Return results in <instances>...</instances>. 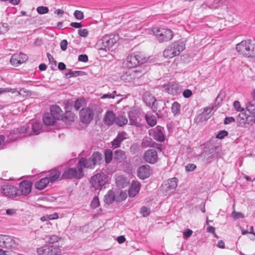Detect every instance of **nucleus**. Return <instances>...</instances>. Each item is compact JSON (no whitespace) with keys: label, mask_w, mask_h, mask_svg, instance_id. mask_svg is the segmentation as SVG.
<instances>
[{"label":"nucleus","mask_w":255,"mask_h":255,"mask_svg":"<svg viewBox=\"0 0 255 255\" xmlns=\"http://www.w3.org/2000/svg\"><path fill=\"white\" fill-rule=\"evenodd\" d=\"M240 55L247 58L255 57V43L251 40H243L236 45Z\"/></svg>","instance_id":"nucleus-1"},{"label":"nucleus","mask_w":255,"mask_h":255,"mask_svg":"<svg viewBox=\"0 0 255 255\" xmlns=\"http://www.w3.org/2000/svg\"><path fill=\"white\" fill-rule=\"evenodd\" d=\"M119 40V36L117 34H110L103 36L100 40H98L96 46L99 50L105 51L110 49L117 43Z\"/></svg>","instance_id":"nucleus-2"},{"label":"nucleus","mask_w":255,"mask_h":255,"mask_svg":"<svg viewBox=\"0 0 255 255\" xmlns=\"http://www.w3.org/2000/svg\"><path fill=\"white\" fill-rule=\"evenodd\" d=\"M185 48V44L183 42L179 41L175 42L168 45L164 50L163 56L165 58H172L180 54Z\"/></svg>","instance_id":"nucleus-3"},{"label":"nucleus","mask_w":255,"mask_h":255,"mask_svg":"<svg viewBox=\"0 0 255 255\" xmlns=\"http://www.w3.org/2000/svg\"><path fill=\"white\" fill-rule=\"evenodd\" d=\"M146 59L142 58V55L140 52H135L127 57L126 60L124 62V65L128 68H132L144 63Z\"/></svg>","instance_id":"nucleus-4"},{"label":"nucleus","mask_w":255,"mask_h":255,"mask_svg":"<svg viewBox=\"0 0 255 255\" xmlns=\"http://www.w3.org/2000/svg\"><path fill=\"white\" fill-rule=\"evenodd\" d=\"M152 32L159 42L168 41L173 37L172 31L169 29L155 27L152 28Z\"/></svg>","instance_id":"nucleus-5"},{"label":"nucleus","mask_w":255,"mask_h":255,"mask_svg":"<svg viewBox=\"0 0 255 255\" xmlns=\"http://www.w3.org/2000/svg\"><path fill=\"white\" fill-rule=\"evenodd\" d=\"M78 169L76 168L65 167L63 168V179H81L84 176L83 171L77 166Z\"/></svg>","instance_id":"nucleus-6"},{"label":"nucleus","mask_w":255,"mask_h":255,"mask_svg":"<svg viewBox=\"0 0 255 255\" xmlns=\"http://www.w3.org/2000/svg\"><path fill=\"white\" fill-rule=\"evenodd\" d=\"M143 100L146 105L150 107L154 112L157 111L158 105L162 104L165 106V103L163 102L157 103L156 99L148 92H146L143 95Z\"/></svg>","instance_id":"nucleus-7"},{"label":"nucleus","mask_w":255,"mask_h":255,"mask_svg":"<svg viewBox=\"0 0 255 255\" xmlns=\"http://www.w3.org/2000/svg\"><path fill=\"white\" fill-rule=\"evenodd\" d=\"M238 126L241 127H247L255 123V119L248 115L245 111L241 112L237 118Z\"/></svg>","instance_id":"nucleus-8"},{"label":"nucleus","mask_w":255,"mask_h":255,"mask_svg":"<svg viewBox=\"0 0 255 255\" xmlns=\"http://www.w3.org/2000/svg\"><path fill=\"white\" fill-rule=\"evenodd\" d=\"M107 181V176L104 173H97L92 177L91 183L96 190H101Z\"/></svg>","instance_id":"nucleus-9"},{"label":"nucleus","mask_w":255,"mask_h":255,"mask_svg":"<svg viewBox=\"0 0 255 255\" xmlns=\"http://www.w3.org/2000/svg\"><path fill=\"white\" fill-rule=\"evenodd\" d=\"M0 192L3 195L9 197H18L17 187L12 183H6L2 185Z\"/></svg>","instance_id":"nucleus-10"},{"label":"nucleus","mask_w":255,"mask_h":255,"mask_svg":"<svg viewBox=\"0 0 255 255\" xmlns=\"http://www.w3.org/2000/svg\"><path fill=\"white\" fill-rule=\"evenodd\" d=\"M62 170L63 166H60L48 171L46 176L49 183H53L62 180L63 179L62 175H61Z\"/></svg>","instance_id":"nucleus-11"},{"label":"nucleus","mask_w":255,"mask_h":255,"mask_svg":"<svg viewBox=\"0 0 255 255\" xmlns=\"http://www.w3.org/2000/svg\"><path fill=\"white\" fill-rule=\"evenodd\" d=\"M164 128L161 126H157L154 128L149 130V135L158 142H162L165 140V135L164 133Z\"/></svg>","instance_id":"nucleus-12"},{"label":"nucleus","mask_w":255,"mask_h":255,"mask_svg":"<svg viewBox=\"0 0 255 255\" xmlns=\"http://www.w3.org/2000/svg\"><path fill=\"white\" fill-rule=\"evenodd\" d=\"M32 183L29 180H23L19 184V188L17 187L18 196H26L31 191Z\"/></svg>","instance_id":"nucleus-13"},{"label":"nucleus","mask_w":255,"mask_h":255,"mask_svg":"<svg viewBox=\"0 0 255 255\" xmlns=\"http://www.w3.org/2000/svg\"><path fill=\"white\" fill-rule=\"evenodd\" d=\"M163 91L172 95H177L181 92V86L175 82H169L163 87Z\"/></svg>","instance_id":"nucleus-14"},{"label":"nucleus","mask_w":255,"mask_h":255,"mask_svg":"<svg viewBox=\"0 0 255 255\" xmlns=\"http://www.w3.org/2000/svg\"><path fill=\"white\" fill-rule=\"evenodd\" d=\"M143 159L150 164H154L158 161V157L157 151L153 149H148L143 154Z\"/></svg>","instance_id":"nucleus-15"},{"label":"nucleus","mask_w":255,"mask_h":255,"mask_svg":"<svg viewBox=\"0 0 255 255\" xmlns=\"http://www.w3.org/2000/svg\"><path fill=\"white\" fill-rule=\"evenodd\" d=\"M178 181L175 177L168 179L162 185L163 189L168 194L173 193L177 186Z\"/></svg>","instance_id":"nucleus-16"},{"label":"nucleus","mask_w":255,"mask_h":255,"mask_svg":"<svg viewBox=\"0 0 255 255\" xmlns=\"http://www.w3.org/2000/svg\"><path fill=\"white\" fill-rule=\"evenodd\" d=\"M80 119L83 123L87 124L90 123L93 118V111L90 108L83 109L80 113Z\"/></svg>","instance_id":"nucleus-17"},{"label":"nucleus","mask_w":255,"mask_h":255,"mask_svg":"<svg viewBox=\"0 0 255 255\" xmlns=\"http://www.w3.org/2000/svg\"><path fill=\"white\" fill-rule=\"evenodd\" d=\"M28 59L27 55L24 53L14 54L10 59L11 64L14 66H18L25 62Z\"/></svg>","instance_id":"nucleus-18"},{"label":"nucleus","mask_w":255,"mask_h":255,"mask_svg":"<svg viewBox=\"0 0 255 255\" xmlns=\"http://www.w3.org/2000/svg\"><path fill=\"white\" fill-rule=\"evenodd\" d=\"M151 173L150 166L148 165L141 166L137 170L138 177L142 179L148 178Z\"/></svg>","instance_id":"nucleus-19"},{"label":"nucleus","mask_w":255,"mask_h":255,"mask_svg":"<svg viewBox=\"0 0 255 255\" xmlns=\"http://www.w3.org/2000/svg\"><path fill=\"white\" fill-rule=\"evenodd\" d=\"M78 167L80 169L83 171V168H93L95 166L94 162L91 160V158H81L79 159L78 164Z\"/></svg>","instance_id":"nucleus-20"},{"label":"nucleus","mask_w":255,"mask_h":255,"mask_svg":"<svg viewBox=\"0 0 255 255\" xmlns=\"http://www.w3.org/2000/svg\"><path fill=\"white\" fill-rule=\"evenodd\" d=\"M141 185L137 181H132L128 190V195L130 197H134L139 192Z\"/></svg>","instance_id":"nucleus-21"},{"label":"nucleus","mask_w":255,"mask_h":255,"mask_svg":"<svg viewBox=\"0 0 255 255\" xmlns=\"http://www.w3.org/2000/svg\"><path fill=\"white\" fill-rule=\"evenodd\" d=\"M116 116L115 114L111 111L106 112L103 121L106 125L111 126L115 123Z\"/></svg>","instance_id":"nucleus-22"},{"label":"nucleus","mask_w":255,"mask_h":255,"mask_svg":"<svg viewBox=\"0 0 255 255\" xmlns=\"http://www.w3.org/2000/svg\"><path fill=\"white\" fill-rule=\"evenodd\" d=\"M50 114H51L57 120L63 118V111L60 107L57 105H52L50 107Z\"/></svg>","instance_id":"nucleus-23"},{"label":"nucleus","mask_w":255,"mask_h":255,"mask_svg":"<svg viewBox=\"0 0 255 255\" xmlns=\"http://www.w3.org/2000/svg\"><path fill=\"white\" fill-rule=\"evenodd\" d=\"M56 119L50 113H47L43 116V121L47 126H53L56 122Z\"/></svg>","instance_id":"nucleus-24"},{"label":"nucleus","mask_w":255,"mask_h":255,"mask_svg":"<svg viewBox=\"0 0 255 255\" xmlns=\"http://www.w3.org/2000/svg\"><path fill=\"white\" fill-rule=\"evenodd\" d=\"M116 180L117 185L121 188L125 187L128 183V179L123 175L118 176Z\"/></svg>","instance_id":"nucleus-25"},{"label":"nucleus","mask_w":255,"mask_h":255,"mask_svg":"<svg viewBox=\"0 0 255 255\" xmlns=\"http://www.w3.org/2000/svg\"><path fill=\"white\" fill-rule=\"evenodd\" d=\"M49 183V180L46 176H45L35 182V187L38 190H42L44 189Z\"/></svg>","instance_id":"nucleus-26"},{"label":"nucleus","mask_w":255,"mask_h":255,"mask_svg":"<svg viewBox=\"0 0 255 255\" xmlns=\"http://www.w3.org/2000/svg\"><path fill=\"white\" fill-rule=\"evenodd\" d=\"M252 97L253 99L249 103L247 108L250 116L255 119V98Z\"/></svg>","instance_id":"nucleus-27"},{"label":"nucleus","mask_w":255,"mask_h":255,"mask_svg":"<svg viewBox=\"0 0 255 255\" xmlns=\"http://www.w3.org/2000/svg\"><path fill=\"white\" fill-rule=\"evenodd\" d=\"M126 158L125 152L122 150H117L115 151L114 158L119 162L124 161Z\"/></svg>","instance_id":"nucleus-28"},{"label":"nucleus","mask_w":255,"mask_h":255,"mask_svg":"<svg viewBox=\"0 0 255 255\" xmlns=\"http://www.w3.org/2000/svg\"><path fill=\"white\" fill-rule=\"evenodd\" d=\"M128 119L122 115L116 117L115 123L119 127H123L128 123Z\"/></svg>","instance_id":"nucleus-29"},{"label":"nucleus","mask_w":255,"mask_h":255,"mask_svg":"<svg viewBox=\"0 0 255 255\" xmlns=\"http://www.w3.org/2000/svg\"><path fill=\"white\" fill-rule=\"evenodd\" d=\"M115 199V194L113 191L110 190L105 195L104 197V201L107 204L112 203Z\"/></svg>","instance_id":"nucleus-30"},{"label":"nucleus","mask_w":255,"mask_h":255,"mask_svg":"<svg viewBox=\"0 0 255 255\" xmlns=\"http://www.w3.org/2000/svg\"><path fill=\"white\" fill-rule=\"evenodd\" d=\"M145 119L147 124L151 127L154 126L157 123L155 116L150 114H147L145 115Z\"/></svg>","instance_id":"nucleus-31"},{"label":"nucleus","mask_w":255,"mask_h":255,"mask_svg":"<svg viewBox=\"0 0 255 255\" xmlns=\"http://www.w3.org/2000/svg\"><path fill=\"white\" fill-rule=\"evenodd\" d=\"M134 73L130 74V71L129 70L123 74L121 79L126 82H133L134 81L132 77H134Z\"/></svg>","instance_id":"nucleus-32"},{"label":"nucleus","mask_w":255,"mask_h":255,"mask_svg":"<svg viewBox=\"0 0 255 255\" xmlns=\"http://www.w3.org/2000/svg\"><path fill=\"white\" fill-rule=\"evenodd\" d=\"M61 238L56 235H50L46 237V242L50 244H53L60 241Z\"/></svg>","instance_id":"nucleus-33"},{"label":"nucleus","mask_w":255,"mask_h":255,"mask_svg":"<svg viewBox=\"0 0 255 255\" xmlns=\"http://www.w3.org/2000/svg\"><path fill=\"white\" fill-rule=\"evenodd\" d=\"M2 246L3 247H8L11 246L13 244V239L11 237L3 235Z\"/></svg>","instance_id":"nucleus-34"},{"label":"nucleus","mask_w":255,"mask_h":255,"mask_svg":"<svg viewBox=\"0 0 255 255\" xmlns=\"http://www.w3.org/2000/svg\"><path fill=\"white\" fill-rule=\"evenodd\" d=\"M212 107H206L204 109L203 112L201 115V119L207 120L210 118V114L212 111Z\"/></svg>","instance_id":"nucleus-35"},{"label":"nucleus","mask_w":255,"mask_h":255,"mask_svg":"<svg viewBox=\"0 0 255 255\" xmlns=\"http://www.w3.org/2000/svg\"><path fill=\"white\" fill-rule=\"evenodd\" d=\"M33 134H38L42 129V124L40 122H35L32 125Z\"/></svg>","instance_id":"nucleus-36"},{"label":"nucleus","mask_w":255,"mask_h":255,"mask_svg":"<svg viewBox=\"0 0 255 255\" xmlns=\"http://www.w3.org/2000/svg\"><path fill=\"white\" fill-rule=\"evenodd\" d=\"M91 160L94 162V166L98 163L102 159V155L101 153L99 152H96L93 153L91 157Z\"/></svg>","instance_id":"nucleus-37"},{"label":"nucleus","mask_w":255,"mask_h":255,"mask_svg":"<svg viewBox=\"0 0 255 255\" xmlns=\"http://www.w3.org/2000/svg\"><path fill=\"white\" fill-rule=\"evenodd\" d=\"M38 255H50L49 246H44L37 249Z\"/></svg>","instance_id":"nucleus-38"},{"label":"nucleus","mask_w":255,"mask_h":255,"mask_svg":"<svg viewBox=\"0 0 255 255\" xmlns=\"http://www.w3.org/2000/svg\"><path fill=\"white\" fill-rule=\"evenodd\" d=\"M180 105L177 102H174L172 105L171 111L174 115H178L180 113Z\"/></svg>","instance_id":"nucleus-39"},{"label":"nucleus","mask_w":255,"mask_h":255,"mask_svg":"<svg viewBox=\"0 0 255 255\" xmlns=\"http://www.w3.org/2000/svg\"><path fill=\"white\" fill-rule=\"evenodd\" d=\"M49 248L50 255H60L61 254V251L59 247L49 246Z\"/></svg>","instance_id":"nucleus-40"},{"label":"nucleus","mask_w":255,"mask_h":255,"mask_svg":"<svg viewBox=\"0 0 255 255\" xmlns=\"http://www.w3.org/2000/svg\"><path fill=\"white\" fill-rule=\"evenodd\" d=\"M58 218V214L57 213H55V214L49 215L44 216L40 218V220L42 222H45V221H46L48 220H52L56 219Z\"/></svg>","instance_id":"nucleus-41"},{"label":"nucleus","mask_w":255,"mask_h":255,"mask_svg":"<svg viewBox=\"0 0 255 255\" xmlns=\"http://www.w3.org/2000/svg\"><path fill=\"white\" fill-rule=\"evenodd\" d=\"M105 161L106 163H110L113 158V152L111 149H107L105 152Z\"/></svg>","instance_id":"nucleus-42"},{"label":"nucleus","mask_w":255,"mask_h":255,"mask_svg":"<svg viewBox=\"0 0 255 255\" xmlns=\"http://www.w3.org/2000/svg\"><path fill=\"white\" fill-rule=\"evenodd\" d=\"M130 74L134 73V77H132L133 81L135 80L136 79H138L139 78L141 77L144 74V71H141L137 70H130Z\"/></svg>","instance_id":"nucleus-43"},{"label":"nucleus","mask_w":255,"mask_h":255,"mask_svg":"<svg viewBox=\"0 0 255 255\" xmlns=\"http://www.w3.org/2000/svg\"><path fill=\"white\" fill-rule=\"evenodd\" d=\"M16 89H12L11 88H0V95L6 93H11L12 94L15 93Z\"/></svg>","instance_id":"nucleus-44"},{"label":"nucleus","mask_w":255,"mask_h":255,"mask_svg":"<svg viewBox=\"0 0 255 255\" xmlns=\"http://www.w3.org/2000/svg\"><path fill=\"white\" fill-rule=\"evenodd\" d=\"M155 143L153 142L151 138H144L142 142V145L143 146H153Z\"/></svg>","instance_id":"nucleus-45"},{"label":"nucleus","mask_w":255,"mask_h":255,"mask_svg":"<svg viewBox=\"0 0 255 255\" xmlns=\"http://www.w3.org/2000/svg\"><path fill=\"white\" fill-rule=\"evenodd\" d=\"M85 104V100L83 99L77 100L74 104V108L76 110H79Z\"/></svg>","instance_id":"nucleus-46"},{"label":"nucleus","mask_w":255,"mask_h":255,"mask_svg":"<svg viewBox=\"0 0 255 255\" xmlns=\"http://www.w3.org/2000/svg\"><path fill=\"white\" fill-rule=\"evenodd\" d=\"M16 93L18 96L25 97L29 95V91L25 88H21L19 90L16 89Z\"/></svg>","instance_id":"nucleus-47"},{"label":"nucleus","mask_w":255,"mask_h":255,"mask_svg":"<svg viewBox=\"0 0 255 255\" xmlns=\"http://www.w3.org/2000/svg\"><path fill=\"white\" fill-rule=\"evenodd\" d=\"M117 137L122 142L125 139L128 138V135L126 132L122 131L118 134Z\"/></svg>","instance_id":"nucleus-48"},{"label":"nucleus","mask_w":255,"mask_h":255,"mask_svg":"<svg viewBox=\"0 0 255 255\" xmlns=\"http://www.w3.org/2000/svg\"><path fill=\"white\" fill-rule=\"evenodd\" d=\"M37 11L39 14H43L48 13L49 9L47 7L40 6L37 8Z\"/></svg>","instance_id":"nucleus-49"},{"label":"nucleus","mask_w":255,"mask_h":255,"mask_svg":"<svg viewBox=\"0 0 255 255\" xmlns=\"http://www.w3.org/2000/svg\"><path fill=\"white\" fill-rule=\"evenodd\" d=\"M100 205V202L99 198L97 197H95L91 203V206L92 208L95 209L97 207H98Z\"/></svg>","instance_id":"nucleus-50"},{"label":"nucleus","mask_w":255,"mask_h":255,"mask_svg":"<svg viewBox=\"0 0 255 255\" xmlns=\"http://www.w3.org/2000/svg\"><path fill=\"white\" fill-rule=\"evenodd\" d=\"M232 217L234 220H237L239 218H243L244 215L241 212H238L234 210L232 213Z\"/></svg>","instance_id":"nucleus-51"},{"label":"nucleus","mask_w":255,"mask_h":255,"mask_svg":"<svg viewBox=\"0 0 255 255\" xmlns=\"http://www.w3.org/2000/svg\"><path fill=\"white\" fill-rule=\"evenodd\" d=\"M140 214L143 217L147 216L150 213V209L147 208L146 207L143 206L140 210Z\"/></svg>","instance_id":"nucleus-52"},{"label":"nucleus","mask_w":255,"mask_h":255,"mask_svg":"<svg viewBox=\"0 0 255 255\" xmlns=\"http://www.w3.org/2000/svg\"><path fill=\"white\" fill-rule=\"evenodd\" d=\"M75 17L79 20H81L84 18V13L80 10H76L74 12Z\"/></svg>","instance_id":"nucleus-53"},{"label":"nucleus","mask_w":255,"mask_h":255,"mask_svg":"<svg viewBox=\"0 0 255 255\" xmlns=\"http://www.w3.org/2000/svg\"><path fill=\"white\" fill-rule=\"evenodd\" d=\"M233 105L236 111L241 112L245 111L244 109L241 107L240 103L238 101H235L234 102Z\"/></svg>","instance_id":"nucleus-54"},{"label":"nucleus","mask_w":255,"mask_h":255,"mask_svg":"<svg viewBox=\"0 0 255 255\" xmlns=\"http://www.w3.org/2000/svg\"><path fill=\"white\" fill-rule=\"evenodd\" d=\"M116 91H113L112 93H108L104 94L101 97V99H114L115 98V95L116 94Z\"/></svg>","instance_id":"nucleus-55"},{"label":"nucleus","mask_w":255,"mask_h":255,"mask_svg":"<svg viewBox=\"0 0 255 255\" xmlns=\"http://www.w3.org/2000/svg\"><path fill=\"white\" fill-rule=\"evenodd\" d=\"M228 132L225 130H221L217 135L216 138L218 139H223L225 136H227Z\"/></svg>","instance_id":"nucleus-56"},{"label":"nucleus","mask_w":255,"mask_h":255,"mask_svg":"<svg viewBox=\"0 0 255 255\" xmlns=\"http://www.w3.org/2000/svg\"><path fill=\"white\" fill-rule=\"evenodd\" d=\"M8 24L6 23L0 24V32L1 33H5L8 31Z\"/></svg>","instance_id":"nucleus-57"},{"label":"nucleus","mask_w":255,"mask_h":255,"mask_svg":"<svg viewBox=\"0 0 255 255\" xmlns=\"http://www.w3.org/2000/svg\"><path fill=\"white\" fill-rule=\"evenodd\" d=\"M78 33L81 37H86L88 36L89 32L87 29H79Z\"/></svg>","instance_id":"nucleus-58"},{"label":"nucleus","mask_w":255,"mask_h":255,"mask_svg":"<svg viewBox=\"0 0 255 255\" xmlns=\"http://www.w3.org/2000/svg\"><path fill=\"white\" fill-rule=\"evenodd\" d=\"M122 142L116 137L112 142L113 147L118 148L120 146Z\"/></svg>","instance_id":"nucleus-59"},{"label":"nucleus","mask_w":255,"mask_h":255,"mask_svg":"<svg viewBox=\"0 0 255 255\" xmlns=\"http://www.w3.org/2000/svg\"><path fill=\"white\" fill-rule=\"evenodd\" d=\"M122 142L116 137L112 142L113 147L118 148L120 146Z\"/></svg>","instance_id":"nucleus-60"},{"label":"nucleus","mask_w":255,"mask_h":255,"mask_svg":"<svg viewBox=\"0 0 255 255\" xmlns=\"http://www.w3.org/2000/svg\"><path fill=\"white\" fill-rule=\"evenodd\" d=\"M122 142L116 137L112 142L113 147L118 148L120 146Z\"/></svg>","instance_id":"nucleus-61"},{"label":"nucleus","mask_w":255,"mask_h":255,"mask_svg":"<svg viewBox=\"0 0 255 255\" xmlns=\"http://www.w3.org/2000/svg\"><path fill=\"white\" fill-rule=\"evenodd\" d=\"M122 142L116 137L112 142L113 147L118 148L120 146Z\"/></svg>","instance_id":"nucleus-62"},{"label":"nucleus","mask_w":255,"mask_h":255,"mask_svg":"<svg viewBox=\"0 0 255 255\" xmlns=\"http://www.w3.org/2000/svg\"><path fill=\"white\" fill-rule=\"evenodd\" d=\"M192 231L190 229H187L183 232L184 238L187 239L190 237L192 234Z\"/></svg>","instance_id":"nucleus-63"},{"label":"nucleus","mask_w":255,"mask_h":255,"mask_svg":"<svg viewBox=\"0 0 255 255\" xmlns=\"http://www.w3.org/2000/svg\"><path fill=\"white\" fill-rule=\"evenodd\" d=\"M68 42L64 39L60 42V48L62 51H65L67 48Z\"/></svg>","instance_id":"nucleus-64"}]
</instances>
